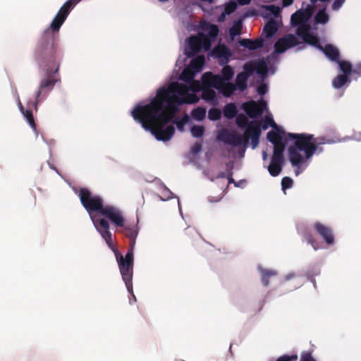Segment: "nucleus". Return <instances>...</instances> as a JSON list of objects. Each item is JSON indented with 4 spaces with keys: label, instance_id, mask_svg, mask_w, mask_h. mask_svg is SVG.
Here are the masks:
<instances>
[{
    "label": "nucleus",
    "instance_id": "48",
    "mask_svg": "<svg viewBox=\"0 0 361 361\" xmlns=\"http://www.w3.org/2000/svg\"><path fill=\"white\" fill-rule=\"evenodd\" d=\"M244 71L242 73H246L248 74V77L255 71V62L246 63L244 66Z\"/></svg>",
    "mask_w": 361,
    "mask_h": 361
},
{
    "label": "nucleus",
    "instance_id": "60",
    "mask_svg": "<svg viewBox=\"0 0 361 361\" xmlns=\"http://www.w3.org/2000/svg\"><path fill=\"white\" fill-rule=\"evenodd\" d=\"M250 1L251 0H238V4L242 6L247 5Z\"/></svg>",
    "mask_w": 361,
    "mask_h": 361
},
{
    "label": "nucleus",
    "instance_id": "57",
    "mask_svg": "<svg viewBox=\"0 0 361 361\" xmlns=\"http://www.w3.org/2000/svg\"><path fill=\"white\" fill-rule=\"evenodd\" d=\"M235 8H236V4L233 2L230 3L226 7V10L229 13L234 11L235 10Z\"/></svg>",
    "mask_w": 361,
    "mask_h": 361
},
{
    "label": "nucleus",
    "instance_id": "23",
    "mask_svg": "<svg viewBox=\"0 0 361 361\" xmlns=\"http://www.w3.org/2000/svg\"><path fill=\"white\" fill-rule=\"evenodd\" d=\"M286 149V143L284 142H278L274 145L273 154L271 158L284 160L283 152Z\"/></svg>",
    "mask_w": 361,
    "mask_h": 361
},
{
    "label": "nucleus",
    "instance_id": "8",
    "mask_svg": "<svg viewBox=\"0 0 361 361\" xmlns=\"http://www.w3.org/2000/svg\"><path fill=\"white\" fill-rule=\"evenodd\" d=\"M91 220L92 221L94 226L97 231L99 233L102 238L105 240L108 246L113 250H116L113 239L112 234L109 231L110 224L108 221V219L106 218H97V215H101L100 212L98 211H92L90 213H88Z\"/></svg>",
    "mask_w": 361,
    "mask_h": 361
},
{
    "label": "nucleus",
    "instance_id": "49",
    "mask_svg": "<svg viewBox=\"0 0 361 361\" xmlns=\"http://www.w3.org/2000/svg\"><path fill=\"white\" fill-rule=\"evenodd\" d=\"M188 120H189L188 116L185 115L182 118L176 119L174 121V123H176V125L179 130H183L184 126L186 124V123L188 121Z\"/></svg>",
    "mask_w": 361,
    "mask_h": 361
},
{
    "label": "nucleus",
    "instance_id": "43",
    "mask_svg": "<svg viewBox=\"0 0 361 361\" xmlns=\"http://www.w3.org/2000/svg\"><path fill=\"white\" fill-rule=\"evenodd\" d=\"M192 135L195 137H201L204 133V128L202 126H193L191 128Z\"/></svg>",
    "mask_w": 361,
    "mask_h": 361
},
{
    "label": "nucleus",
    "instance_id": "30",
    "mask_svg": "<svg viewBox=\"0 0 361 361\" xmlns=\"http://www.w3.org/2000/svg\"><path fill=\"white\" fill-rule=\"evenodd\" d=\"M199 37L200 39L201 47L204 51H209L212 47V43L214 40L209 37L207 35L200 32Z\"/></svg>",
    "mask_w": 361,
    "mask_h": 361
},
{
    "label": "nucleus",
    "instance_id": "25",
    "mask_svg": "<svg viewBox=\"0 0 361 361\" xmlns=\"http://www.w3.org/2000/svg\"><path fill=\"white\" fill-rule=\"evenodd\" d=\"M350 80L349 79V76L347 75L340 74L338 75L332 81V85L336 89L341 88L347 82H349Z\"/></svg>",
    "mask_w": 361,
    "mask_h": 361
},
{
    "label": "nucleus",
    "instance_id": "20",
    "mask_svg": "<svg viewBox=\"0 0 361 361\" xmlns=\"http://www.w3.org/2000/svg\"><path fill=\"white\" fill-rule=\"evenodd\" d=\"M278 30V24L276 21L271 18L264 25L263 33L267 38H271Z\"/></svg>",
    "mask_w": 361,
    "mask_h": 361
},
{
    "label": "nucleus",
    "instance_id": "3",
    "mask_svg": "<svg viewBox=\"0 0 361 361\" xmlns=\"http://www.w3.org/2000/svg\"><path fill=\"white\" fill-rule=\"evenodd\" d=\"M78 197L80 202L87 213L92 211H98L101 216L109 219V221L117 228V231L123 233L130 240L128 249L134 250L136 238L138 235L137 226L126 224V219L123 212L117 207L107 204L104 205L103 198L94 195L86 188H81L78 191Z\"/></svg>",
    "mask_w": 361,
    "mask_h": 361
},
{
    "label": "nucleus",
    "instance_id": "9",
    "mask_svg": "<svg viewBox=\"0 0 361 361\" xmlns=\"http://www.w3.org/2000/svg\"><path fill=\"white\" fill-rule=\"evenodd\" d=\"M81 0H68L63 4L51 23V27L54 30H59L71 10Z\"/></svg>",
    "mask_w": 361,
    "mask_h": 361
},
{
    "label": "nucleus",
    "instance_id": "41",
    "mask_svg": "<svg viewBox=\"0 0 361 361\" xmlns=\"http://www.w3.org/2000/svg\"><path fill=\"white\" fill-rule=\"evenodd\" d=\"M221 111L216 108H212L209 110L208 118L211 121H218L221 118Z\"/></svg>",
    "mask_w": 361,
    "mask_h": 361
},
{
    "label": "nucleus",
    "instance_id": "64",
    "mask_svg": "<svg viewBox=\"0 0 361 361\" xmlns=\"http://www.w3.org/2000/svg\"><path fill=\"white\" fill-rule=\"evenodd\" d=\"M262 157H263L264 160H266L267 158V154L265 151H263V152H262Z\"/></svg>",
    "mask_w": 361,
    "mask_h": 361
},
{
    "label": "nucleus",
    "instance_id": "11",
    "mask_svg": "<svg viewBox=\"0 0 361 361\" xmlns=\"http://www.w3.org/2000/svg\"><path fill=\"white\" fill-rule=\"evenodd\" d=\"M266 105L267 104L264 100L250 101L244 103L243 109L250 118H254L262 114Z\"/></svg>",
    "mask_w": 361,
    "mask_h": 361
},
{
    "label": "nucleus",
    "instance_id": "16",
    "mask_svg": "<svg viewBox=\"0 0 361 361\" xmlns=\"http://www.w3.org/2000/svg\"><path fill=\"white\" fill-rule=\"evenodd\" d=\"M311 16V10L295 11L290 18L291 24L293 26L306 23Z\"/></svg>",
    "mask_w": 361,
    "mask_h": 361
},
{
    "label": "nucleus",
    "instance_id": "2",
    "mask_svg": "<svg viewBox=\"0 0 361 361\" xmlns=\"http://www.w3.org/2000/svg\"><path fill=\"white\" fill-rule=\"evenodd\" d=\"M58 32L59 30H54L51 26L45 30L36 48L35 59L39 66L44 69L46 78L41 80L35 94L34 103L35 109H37L38 102L42 100V92L45 89L52 90L55 84L60 81L59 78L52 75V74L58 73L63 56L61 48L55 42L54 35Z\"/></svg>",
    "mask_w": 361,
    "mask_h": 361
},
{
    "label": "nucleus",
    "instance_id": "42",
    "mask_svg": "<svg viewBox=\"0 0 361 361\" xmlns=\"http://www.w3.org/2000/svg\"><path fill=\"white\" fill-rule=\"evenodd\" d=\"M236 124L239 128H247L249 126L250 122H248V120L247 117L243 114H240L236 117L235 119Z\"/></svg>",
    "mask_w": 361,
    "mask_h": 361
},
{
    "label": "nucleus",
    "instance_id": "44",
    "mask_svg": "<svg viewBox=\"0 0 361 361\" xmlns=\"http://www.w3.org/2000/svg\"><path fill=\"white\" fill-rule=\"evenodd\" d=\"M194 74L189 69H184L180 75V79L185 81L186 82H190L193 80Z\"/></svg>",
    "mask_w": 361,
    "mask_h": 361
},
{
    "label": "nucleus",
    "instance_id": "53",
    "mask_svg": "<svg viewBox=\"0 0 361 361\" xmlns=\"http://www.w3.org/2000/svg\"><path fill=\"white\" fill-rule=\"evenodd\" d=\"M344 2L345 0H335L331 6L332 10L338 11L342 7Z\"/></svg>",
    "mask_w": 361,
    "mask_h": 361
},
{
    "label": "nucleus",
    "instance_id": "47",
    "mask_svg": "<svg viewBox=\"0 0 361 361\" xmlns=\"http://www.w3.org/2000/svg\"><path fill=\"white\" fill-rule=\"evenodd\" d=\"M305 238L307 242L309 244H310L314 250H317L319 248L317 240L314 238V236L311 233H305Z\"/></svg>",
    "mask_w": 361,
    "mask_h": 361
},
{
    "label": "nucleus",
    "instance_id": "28",
    "mask_svg": "<svg viewBox=\"0 0 361 361\" xmlns=\"http://www.w3.org/2000/svg\"><path fill=\"white\" fill-rule=\"evenodd\" d=\"M261 281L264 286H268L269 284V279L276 275V271L271 269L261 270Z\"/></svg>",
    "mask_w": 361,
    "mask_h": 361
},
{
    "label": "nucleus",
    "instance_id": "59",
    "mask_svg": "<svg viewBox=\"0 0 361 361\" xmlns=\"http://www.w3.org/2000/svg\"><path fill=\"white\" fill-rule=\"evenodd\" d=\"M293 3V0H282V4L284 7L288 6Z\"/></svg>",
    "mask_w": 361,
    "mask_h": 361
},
{
    "label": "nucleus",
    "instance_id": "31",
    "mask_svg": "<svg viewBox=\"0 0 361 361\" xmlns=\"http://www.w3.org/2000/svg\"><path fill=\"white\" fill-rule=\"evenodd\" d=\"M204 62L205 59L204 56H197L190 61V66L192 68L198 71L204 66Z\"/></svg>",
    "mask_w": 361,
    "mask_h": 361
},
{
    "label": "nucleus",
    "instance_id": "58",
    "mask_svg": "<svg viewBox=\"0 0 361 361\" xmlns=\"http://www.w3.org/2000/svg\"><path fill=\"white\" fill-rule=\"evenodd\" d=\"M226 177H227V171L226 172L221 171L216 175V178L219 179V178H224Z\"/></svg>",
    "mask_w": 361,
    "mask_h": 361
},
{
    "label": "nucleus",
    "instance_id": "46",
    "mask_svg": "<svg viewBox=\"0 0 361 361\" xmlns=\"http://www.w3.org/2000/svg\"><path fill=\"white\" fill-rule=\"evenodd\" d=\"M226 166H227V177H226V178L228 179V184L234 183L235 185H236L234 179L233 178V164L231 162H229V163L226 164Z\"/></svg>",
    "mask_w": 361,
    "mask_h": 361
},
{
    "label": "nucleus",
    "instance_id": "19",
    "mask_svg": "<svg viewBox=\"0 0 361 361\" xmlns=\"http://www.w3.org/2000/svg\"><path fill=\"white\" fill-rule=\"evenodd\" d=\"M320 50L332 61H337L339 59V51L332 44H326Z\"/></svg>",
    "mask_w": 361,
    "mask_h": 361
},
{
    "label": "nucleus",
    "instance_id": "21",
    "mask_svg": "<svg viewBox=\"0 0 361 361\" xmlns=\"http://www.w3.org/2000/svg\"><path fill=\"white\" fill-rule=\"evenodd\" d=\"M201 27L204 31L208 32V35H207L209 37H210L213 40L216 39L219 32V27L216 25L204 22L203 23L201 24Z\"/></svg>",
    "mask_w": 361,
    "mask_h": 361
},
{
    "label": "nucleus",
    "instance_id": "34",
    "mask_svg": "<svg viewBox=\"0 0 361 361\" xmlns=\"http://www.w3.org/2000/svg\"><path fill=\"white\" fill-rule=\"evenodd\" d=\"M329 20L328 14L325 12V8L319 10L314 17L317 23L326 24Z\"/></svg>",
    "mask_w": 361,
    "mask_h": 361
},
{
    "label": "nucleus",
    "instance_id": "5",
    "mask_svg": "<svg viewBox=\"0 0 361 361\" xmlns=\"http://www.w3.org/2000/svg\"><path fill=\"white\" fill-rule=\"evenodd\" d=\"M261 133V122L250 121L248 127L245 129L244 135L235 131L231 133L225 131L222 135V140L234 147L241 145L247 147L249 138H251L252 147L255 149L259 145Z\"/></svg>",
    "mask_w": 361,
    "mask_h": 361
},
{
    "label": "nucleus",
    "instance_id": "4",
    "mask_svg": "<svg viewBox=\"0 0 361 361\" xmlns=\"http://www.w3.org/2000/svg\"><path fill=\"white\" fill-rule=\"evenodd\" d=\"M287 136L295 140L293 145L288 148V158L293 166L299 167L304 161L299 152H304L306 159H310L318 149L317 145L312 142L313 135L288 133Z\"/></svg>",
    "mask_w": 361,
    "mask_h": 361
},
{
    "label": "nucleus",
    "instance_id": "17",
    "mask_svg": "<svg viewBox=\"0 0 361 361\" xmlns=\"http://www.w3.org/2000/svg\"><path fill=\"white\" fill-rule=\"evenodd\" d=\"M188 49V51H186V54L188 56L194 55L201 51L202 47L199 34L197 35H193L189 37Z\"/></svg>",
    "mask_w": 361,
    "mask_h": 361
},
{
    "label": "nucleus",
    "instance_id": "52",
    "mask_svg": "<svg viewBox=\"0 0 361 361\" xmlns=\"http://www.w3.org/2000/svg\"><path fill=\"white\" fill-rule=\"evenodd\" d=\"M202 143L200 142H195L191 148V152L193 154H197L202 150Z\"/></svg>",
    "mask_w": 361,
    "mask_h": 361
},
{
    "label": "nucleus",
    "instance_id": "37",
    "mask_svg": "<svg viewBox=\"0 0 361 361\" xmlns=\"http://www.w3.org/2000/svg\"><path fill=\"white\" fill-rule=\"evenodd\" d=\"M221 74L222 75L221 76L225 80V81H229L233 78V68L231 66H225L221 70Z\"/></svg>",
    "mask_w": 361,
    "mask_h": 361
},
{
    "label": "nucleus",
    "instance_id": "51",
    "mask_svg": "<svg viewBox=\"0 0 361 361\" xmlns=\"http://www.w3.org/2000/svg\"><path fill=\"white\" fill-rule=\"evenodd\" d=\"M300 361H316L310 352H303L301 355Z\"/></svg>",
    "mask_w": 361,
    "mask_h": 361
},
{
    "label": "nucleus",
    "instance_id": "50",
    "mask_svg": "<svg viewBox=\"0 0 361 361\" xmlns=\"http://www.w3.org/2000/svg\"><path fill=\"white\" fill-rule=\"evenodd\" d=\"M298 360L297 355H283L277 358L276 361H295Z\"/></svg>",
    "mask_w": 361,
    "mask_h": 361
},
{
    "label": "nucleus",
    "instance_id": "36",
    "mask_svg": "<svg viewBox=\"0 0 361 361\" xmlns=\"http://www.w3.org/2000/svg\"><path fill=\"white\" fill-rule=\"evenodd\" d=\"M296 33L304 39L310 34V25L308 23H304L298 25Z\"/></svg>",
    "mask_w": 361,
    "mask_h": 361
},
{
    "label": "nucleus",
    "instance_id": "62",
    "mask_svg": "<svg viewBox=\"0 0 361 361\" xmlns=\"http://www.w3.org/2000/svg\"><path fill=\"white\" fill-rule=\"evenodd\" d=\"M295 277V274H288L286 276V280H289L292 278Z\"/></svg>",
    "mask_w": 361,
    "mask_h": 361
},
{
    "label": "nucleus",
    "instance_id": "14",
    "mask_svg": "<svg viewBox=\"0 0 361 361\" xmlns=\"http://www.w3.org/2000/svg\"><path fill=\"white\" fill-rule=\"evenodd\" d=\"M273 123L272 128L273 130L269 131L267 133V137L268 140L271 142L273 145L278 143V142H282L283 141V137L286 135V132L281 128L274 121H271Z\"/></svg>",
    "mask_w": 361,
    "mask_h": 361
},
{
    "label": "nucleus",
    "instance_id": "27",
    "mask_svg": "<svg viewBox=\"0 0 361 361\" xmlns=\"http://www.w3.org/2000/svg\"><path fill=\"white\" fill-rule=\"evenodd\" d=\"M238 114V109L235 104L230 103L224 108V115L226 118L231 119Z\"/></svg>",
    "mask_w": 361,
    "mask_h": 361
},
{
    "label": "nucleus",
    "instance_id": "29",
    "mask_svg": "<svg viewBox=\"0 0 361 361\" xmlns=\"http://www.w3.org/2000/svg\"><path fill=\"white\" fill-rule=\"evenodd\" d=\"M338 63L339 68L343 75L349 76L353 72V66L348 61H340L339 59L336 61Z\"/></svg>",
    "mask_w": 361,
    "mask_h": 361
},
{
    "label": "nucleus",
    "instance_id": "24",
    "mask_svg": "<svg viewBox=\"0 0 361 361\" xmlns=\"http://www.w3.org/2000/svg\"><path fill=\"white\" fill-rule=\"evenodd\" d=\"M19 109H20L21 113L25 116V118L27 119V121L28 122V123L30 124L31 128L34 130H36V124H35V122L34 120L32 110L25 109L20 102H19Z\"/></svg>",
    "mask_w": 361,
    "mask_h": 361
},
{
    "label": "nucleus",
    "instance_id": "15",
    "mask_svg": "<svg viewBox=\"0 0 361 361\" xmlns=\"http://www.w3.org/2000/svg\"><path fill=\"white\" fill-rule=\"evenodd\" d=\"M264 39L262 36L255 39H240L238 41L240 46L243 47L250 51L262 48L264 46Z\"/></svg>",
    "mask_w": 361,
    "mask_h": 361
},
{
    "label": "nucleus",
    "instance_id": "1",
    "mask_svg": "<svg viewBox=\"0 0 361 361\" xmlns=\"http://www.w3.org/2000/svg\"><path fill=\"white\" fill-rule=\"evenodd\" d=\"M189 90L185 84L171 82L167 87L159 88L149 104L136 105L131 111V116L158 140L169 141L175 133V128L167 124L178 112L177 104H194L199 100L195 94H189Z\"/></svg>",
    "mask_w": 361,
    "mask_h": 361
},
{
    "label": "nucleus",
    "instance_id": "26",
    "mask_svg": "<svg viewBox=\"0 0 361 361\" xmlns=\"http://www.w3.org/2000/svg\"><path fill=\"white\" fill-rule=\"evenodd\" d=\"M199 233L197 230L191 226L187 227L183 232V238L188 241H194L198 238Z\"/></svg>",
    "mask_w": 361,
    "mask_h": 361
},
{
    "label": "nucleus",
    "instance_id": "35",
    "mask_svg": "<svg viewBox=\"0 0 361 361\" xmlns=\"http://www.w3.org/2000/svg\"><path fill=\"white\" fill-rule=\"evenodd\" d=\"M255 71L262 75H266L268 72V67L267 63L262 59L255 62Z\"/></svg>",
    "mask_w": 361,
    "mask_h": 361
},
{
    "label": "nucleus",
    "instance_id": "33",
    "mask_svg": "<svg viewBox=\"0 0 361 361\" xmlns=\"http://www.w3.org/2000/svg\"><path fill=\"white\" fill-rule=\"evenodd\" d=\"M191 116L196 121H202L206 116V109L202 107H197L192 111Z\"/></svg>",
    "mask_w": 361,
    "mask_h": 361
},
{
    "label": "nucleus",
    "instance_id": "40",
    "mask_svg": "<svg viewBox=\"0 0 361 361\" xmlns=\"http://www.w3.org/2000/svg\"><path fill=\"white\" fill-rule=\"evenodd\" d=\"M264 8L269 11V13L267 14L265 16L266 18L268 17V16H273L274 17H279L281 13V9L279 6L275 5H269L266 6Z\"/></svg>",
    "mask_w": 361,
    "mask_h": 361
},
{
    "label": "nucleus",
    "instance_id": "18",
    "mask_svg": "<svg viewBox=\"0 0 361 361\" xmlns=\"http://www.w3.org/2000/svg\"><path fill=\"white\" fill-rule=\"evenodd\" d=\"M283 164L284 160L271 158V163L267 168L269 174L274 177L279 176L282 171Z\"/></svg>",
    "mask_w": 361,
    "mask_h": 361
},
{
    "label": "nucleus",
    "instance_id": "13",
    "mask_svg": "<svg viewBox=\"0 0 361 361\" xmlns=\"http://www.w3.org/2000/svg\"><path fill=\"white\" fill-rule=\"evenodd\" d=\"M212 55L219 60L221 65H224L228 62L232 52L226 45L219 44L212 49Z\"/></svg>",
    "mask_w": 361,
    "mask_h": 361
},
{
    "label": "nucleus",
    "instance_id": "61",
    "mask_svg": "<svg viewBox=\"0 0 361 361\" xmlns=\"http://www.w3.org/2000/svg\"><path fill=\"white\" fill-rule=\"evenodd\" d=\"M355 138L357 141H361V132L355 134Z\"/></svg>",
    "mask_w": 361,
    "mask_h": 361
},
{
    "label": "nucleus",
    "instance_id": "22",
    "mask_svg": "<svg viewBox=\"0 0 361 361\" xmlns=\"http://www.w3.org/2000/svg\"><path fill=\"white\" fill-rule=\"evenodd\" d=\"M248 74L246 73H240L237 75L235 79L236 88L240 91H245L247 87Z\"/></svg>",
    "mask_w": 361,
    "mask_h": 361
},
{
    "label": "nucleus",
    "instance_id": "55",
    "mask_svg": "<svg viewBox=\"0 0 361 361\" xmlns=\"http://www.w3.org/2000/svg\"><path fill=\"white\" fill-rule=\"evenodd\" d=\"M257 91L258 94H259L261 95H264L267 92V87L265 84H261L259 86H257Z\"/></svg>",
    "mask_w": 361,
    "mask_h": 361
},
{
    "label": "nucleus",
    "instance_id": "45",
    "mask_svg": "<svg viewBox=\"0 0 361 361\" xmlns=\"http://www.w3.org/2000/svg\"><path fill=\"white\" fill-rule=\"evenodd\" d=\"M293 185V180L291 178L286 176L282 178L281 188L284 192L286 191V190L292 188Z\"/></svg>",
    "mask_w": 361,
    "mask_h": 361
},
{
    "label": "nucleus",
    "instance_id": "63",
    "mask_svg": "<svg viewBox=\"0 0 361 361\" xmlns=\"http://www.w3.org/2000/svg\"><path fill=\"white\" fill-rule=\"evenodd\" d=\"M321 140H322L321 142H319L317 143L318 145H320V144H324V143H326V142L330 143V141H329V140L326 141L324 138H322V139H321Z\"/></svg>",
    "mask_w": 361,
    "mask_h": 361
},
{
    "label": "nucleus",
    "instance_id": "10",
    "mask_svg": "<svg viewBox=\"0 0 361 361\" xmlns=\"http://www.w3.org/2000/svg\"><path fill=\"white\" fill-rule=\"evenodd\" d=\"M299 44L297 37L293 34H287L279 38L274 44L275 52L282 54L288 49L295 47Z\"/></svg>",
    "mask_w": 361,
    "mask_h": 361
},
{
    "label": "nucleus",
    "instance_id": "54",
    "mask_svg": "<svg viewBox=\"0 0 361 361\" xmlns=\"http://www.w3.org/2000/svg\"><path fill=\"white\" fill-rule=\"evenodd\" d=\"M271 121H274L271 118L266 117L264 123L261 125V130H267L269 126L272 127L273 123Z\"/></svg>",
    "mask_w": 361,
    "mask_h": 361
},
{
    "label": "nucleus",
    "instance_id": "56",
    "mask_svg": "<svg viewBox=\"0 0 361 361\" xmlns=\"http://www.w3.org/2000/svg\"><path fill=\"white\" fill-rule=\"evenodd\" d=\"M352 73L361 76V64L356 65L355 67L353 68Z\"/></svg>",
    "mask_w": 361,
    "mask_h": 361
},
{
    "label": "nucleus",
    "instance_id": "7",
    "mask_svg": "<svg viewBox=\"0 0 361 361\" xmlns=\"http://www.w3.org/2000/svg\"><path fill=\"white\" fill-rule=\"evenodd\" d=\"M202 80L205 85L216 89L226 97H231L236 90L235 84L225 81L221 75H215L211 72H207L203 74Z\"/></svg>",
    "mask_w": 361,
    "mask_h": 361
},
{
    "label": "nucleus",
    "instance_id": "32",
    "mask_svg": "<svg viewBox=\"0 0 361 361\" xmlns=\"http://www.w3.org/2000/svg\"><path fill=\"white\" fill-rule=\"evenodd\" d=\"M303 40L305 42L315 47L318 49H322V46L319 42V39L315 35H313L310 33Z\"/></svg>",
    "mask_w": 361,
    "mask_h": 361
},
{
    "label": "nucleus",
    "instance_id": "38",
    "mask_svg": "<svg viewBox=\"0 0 361 361\" xmlns=\"http://www.w3.org/2000/svg\"><path fill=\"white\" fill-rule=\"evenodd\" d=\"M242 30V22L241 20H238L234 23V25L229 29V33L231 37L233 38L235 36L240 35Z\"/></svg>",
    "mask_w": 361,
    "mask_h": 361
},
{
    "label": "nucleus",
    "instance_id": "39",
    "mask_svg": "<svg viewBox=\"0 0 361 361\" xmlns=\"http://www.w3.org/2000/svg\"><path fill=\"white\" fill-rule=\"evenodd\" d=\"M216 92L211 88H203L202 97L207 101H212L216 98Z\"/></svg>",
    "mask_w": 361,
    "mask_h": 361
},
{
    "label": "nucleus",
    "instance_id": "12",
    "mask_svg": "<svg viewBox=\"0 0 361 361\" xmlns=\"http://www.w3.org/2000/svg\"><path fill=\"white\" fill-rule=\"evenodd\" d=\"M312 227L327 245H333L334 243V235L331 227L319 221L315 222Z\"/></svg>",
    "mask_w": 361,
    "mask_h": 361
},
{
    "label": "nucleus",
    "instance_id": "6",
    "mask_svg": "<svg viewBox=\"0 0 361 361\" xmlns=\"http://www.w3.org/2000/svg\"><path fill=\"white\" fill-rule=\"evenodd\" d=\"M120 273L129 293H133V274L134 257L132 249H128L123 257L118 250H114Z\"/></svg>",
    "mask_w": 361,
    "mask_h": 361
}]
</instances>
